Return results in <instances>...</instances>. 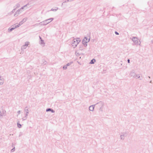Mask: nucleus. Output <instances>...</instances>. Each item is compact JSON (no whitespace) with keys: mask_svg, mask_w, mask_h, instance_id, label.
<instances>
[{"mask_svg":"<svg viewBox=\"0 0 153 153\" xmlns=\"http://www.w3.org/2000/svg\"><path fill=\"white\" fill-rule=\"evenodd\" d=\"M148 77L149 78H150V76H148Z\"/></svg>","mask_w":153,"mask_h":153,"instance_id":"35","label":"nucleus"},{"mask_svg":"<svg viewBox=\"0 0 153 153\" xmlns=\"http://www.w3.org/2000/svg\"><path fill=\"white\" fill-rule=\"evenodd\" d=\"M80 41V39L79 38L74 39L73 40V42L72 44V46L74 48H75Z\"/></svg>","mask_w":153,"mask_h":153,"instance_id":"2","label":"nucleus"},{"mask_svg":"<svg viewBox=\"0 0 153 153\" xmlns=\"http://www.w3.org/2000/svg\"><path fill=\"white\" fill-rule=\"evenodd\" d=\"M95 106V105H92L90 106L89 107V110L91 111H93L94 109Z\"/></svg>","mask_w":153,"mask_h":153,"instance_id":"10","label":"nucleus"},{"mask_svg":"<svg viewBox=\"0 0 153 153\" xmlns=\"http://www.w3.org/2000/svg\"><path fill=\"white\" fill-rule=\"evenodd\" d=\"M24 111L25 113V115L26 116H28V114L29 113V111L28 109H24Z\"/></svg>","mask_w":153,"mask_h":153,"instance_id":"14","label":"nucleus"},{"mask_svg":"<svg viewBox=\"0 0 153 153\" xmlns=\"http://www.w3.org/2000/svg\"><path fill=\"white\" fill-rule=\"evenodd\" d=\"M150 82V83H151V82H152V81H151Z\"/></svg>","mask_w":153,"mask_h":153,"instance_id":"36","label":"nucleus"},{"mask_svg":"<svg viewBox=\"0 0 153 153\" xmlns=\"http://www.w3.org/2000/svg\"><path fill=\"white\" fill-rule=\"evenodd\" d=\"M39 38H40V39H41V42H40V44L41 45H44L45 43L44 42V40L42 39L41 37L40 36H39Z\"/></svg>","mask_w":153,"mask_h":153,"instance_id":"15","label":"nucleus"},{"mask_svg":"<svg viewBox=\"0 0 153 153\" xmlns=\"http://www.w3.org/2000/svg\"><path fill=\"white\" fill-rule=\"evenodd\" d=\"M29 42H26L25 43V45H23L22 47L21 50L22 51H23L24 49H26L27 46L28 45V44Z\"/></svg>","mask_w":153,"mask_h":153,"instance_id":"5","label":"nucleus"},{"mask_svg":"<svg viewBox=\"0 0 153 153\" xmlns=\"http://www.w3.org/2000/svg\"><path fill=\"white\" fill-rule=\"evenodd\" d=\"M99 103H100L101 105H103V103L102 102H99Z\"/></svg>","mask_w":153,"mask_h":153,"instance_id":"28","label":"nucleus"},{"mask_svg":"<svg viewBox=\"0 0 153 153\" xmlns=\"http://www.w3.org/2000/svg\"><path fill=\"white\" fill-rule=\"evenodd\" d=\"M20 6V4L19 3H17L16 4V8H18Z\"/></svg>","mask_w":153,"mask_h":153,"instance_id":"23","label":"nucleus"},{"mask_svg":"<svg viewBox=\"0 0 153 153\" xmlns=\"http://www.w3.org/2000/svg\"><path fill=\"white\" fill-rule=\"evenodd\" d=\"M27 108V106H26V107H25V109H26V108Z\"/></svg>","mask_w":153,"mask_h":153,"instance_id":"34","label":"nucleus"},{"mask_svg":"<svg viewBox=\"0 0 153 153\" xmlns=\"http://www.w3.org/2000/svg\"><path fill=\"white\" fill-rule=\"evenodd\" d=\"M84 39H85V41H88V39H88V38H87V37H85L84 38Z\"/></svg>","mask_w":153,"mask_h":153,"instance_id":"27","label":"nucleus"},{"mask_svg":"<svg viewBox=\"0 0 153 153\" xmlns=\"http://www.w3.org/2000/svg\"><path fill=\"white\" fill-rule=\"evenodd\" d=\"M96 62V60L95 59H92L91 62H90V64H93L94 63V62Z\"/></svg>","mask_w":153,"mask_h":153,"instance_id":"16","label":"nucleus"},{"mask_svg":"<svg viewBox=\"0 0 153 153\" xmlns=\"http://www.w3.org/2000/svg\"><path fill=\"white\" fill-rule=\"evenodd\" d=\"M27 116H26V115H25V117H24L22 118L23 120H26L27 118Z\"/></svg>","mask_w":153,"mask_h":153,"instance_id":"21","label":"nucleus"},{"mask_svg":"<svg viewBox=\"0 0 153 153\" xmlns=\"http://www.w3.org/2000/svg\"><path fill=\"white\" fill-rule=\"evenodd\" d=\"M56 9H53V8H52L51 10L52 11H56L58 9V7H56Z\"/></svg>","mask_w":153,"mask_h":153,"instance_id":"17","label":"nucleus"},{"mask_svg":"<svg viewBox=\"0 0 153 153\" xmlns=\"http://www.w3.org/2000/svg\"><path fill=\"white\" fill-rule=\"evenodd\" d=\"M67 66H66V65H64L63 67V69H64V70H66L67 69Z\"/></svg>","mask_w":153,"mask_h":153,"instance_id":"25","label":"nucleus"},{"mask_svg":"<svg viewBox=\"0 0 153 153\" xmlns=\"http://www.w3.org/2000/svg\"><path fill=\"white\" fill-rule=\"evenodd\" d=\"M18 127L19 128H21L22 127V125L20 124L19 123H17Z\"/></svg>","mask_w":153,"mask_h":153,"instance_id":"20","label":"nucleus"},{"mask_svg":"<svg viewBox=\"0 0 153 153\" xmlns=\"http://www.w3.org/2000/svg\"><path fill=\"white\" fill-rule=\"evenodd\" d=\"M20 9L18 10L16 12V13H15L14 14V16L16 17V16H18V15L20 13H21V12H20Z\"/></svg>","mask_w":153,"mask_h":153,"instance_id":"12","label":"nucleus"},{"mask_svg":"<svg viewBox=\"0 0 153 153\" xmlns=\"http://www.w3.org/2000/svg\"><path fill=\"white\" fill-rule=\"evenodd\" d=\"M21 111H17V113H18V114H20V113Z\"/></svg>","mask_w":153,"mask_h":153,"instance_id":"30","label":"nucleus"},{"mask_svg":"<svg viewBox=\"0 0 153 153\" xmlns=\"http://www.w3.org/2000/svg\"><path fill=\"white\" fill-rule=\"evenodd\" d=\"M46 111H51L53 113L55 112V111L53 109L51 108H47L46 110Z\"/></svg>","mask_w":153,"mask_h":153,"instance_id":"13","label":"nucleus"},{"mask_svg":"<svg viewBox=\"0 0 153 153\" xmlns=\"http://www.w3.org/2000/svg\"><path fill=\"white\" fill-rule=\"evenodd\" d=\"M28 5V4H26V5H25V6H23V7H21V8L20 9V11L22 9H23L25 7H26V6H27V5Z\"/></svg>","mask_w":153,"mask_h":153,"instance_id":"22","label":"nucleus"},{"mask_svg":"<svg viewBox=\"0 0 153 153\" xmlns=\"http://www.w3.org/2000/svg\"><path fill=\"white\" fill-rule=\"evenodd\" d=\"M53 18H51L50 19H46L45 21L41 22L40 23L41 24V25H46L47 24H48L50 22H51L52 21H53Z\"/></svg>","mask_w":153,"mask_h":153,"instance_id":"3","label":"nucleus"},{"mask_svg":"<svg viewBox=\"0 0 153 153\" xmlns=\"http://www.w3.org/2000/svg\"><path fill=\"white\" fill-rule=\"evenodd\" d=\"M127 134L126 132H123L122 133V134L120 136V138L121 140H123L124 139V137L127 136Z\"/></svg>","mask_w":153,"mask_h":153,"instance_id":"6","label":"nucleus"},{"mask_svg":"<svg viewBox=\"0 0 153 153\" xmlns=\"http://www.w3.org/2000/svg\"><path fill=\"white\" fill-rule=\"evenodd\" d=\"M130 75L131 77H133V78H139L140 80H142V77H140L139 74H136L135 73L134 70H132L130 74Z\"/></svg>","mask_w":153,"mask_h":153,"instance_id":"1","label":"nucleus"},{"mask_svg":"<svg viewBox=\"0 0 153 153\" xmlns=\"http://www.w3.org/2000/svg\"><path fill=\"white\" fill-rule=\"evenodd\" d=\"M12 147L13 148H14V147H15V146L13 143L12 144Z\"/></svg>","mask_w":153,"mask_h":153,"instance_id":"32","label":"nucleus"},{"mask_svg":"<svg viewBox=\"0 0 153 153\" xmlns=\"http://www.w3.org/2000/svg\"><path fill=\"white\" fill-rule=\"evenodd\" d=\"M90 39L89 38L88 41H85V39L82 41V42L85 47H86L87 45V43L90 41Z\"/></svg>","mask_w":153,"mask_h":153,"instance_id":"7","label":"nucleus"},{"mask_svg":"<svg viewBox=\"0 0 153 153\" xmlns=\"http://www.w3.org/2000/svg\"><path fill=\"white\" fill-rule=\"evenodd\" d=\"M27 20V18H24L17 25V27H19L24 22H25Z\"/></svg>","mask_w":153,"mask_h":153,"instance_id":"8","label":"nucleus"},{"mask_svg":"<svg viewBox=\"0 0 153 153\" xmlns=\"http://www.w3.org/2000/svg\"><path fill=\"white\" fill-rule=\"evenodd\" d=\"M15 150V147H14V148H13L12 149H11V152H14Z\"/></svg>","mask_w":153,"mask_h":153,"instance_id":"24","label":"nucleus"},{"mask_svg":"<svg viewBox=\"0 0 153 153\" xmlns=\"http://www.w3.org/2000/svg\"><path fill=\"white\" fill-rule=\"evenodd\" d=\"M132 40V41L135 44H137L138 43V39L136 37H133Z\"/></svg>","mask_w":153,"mask_h":153,"instance_id":"9","label":"nucleus"},{"mask_svg":"<svg viewBox=\"0 0 153 153\" xmlns=\"http://www.w3.org/2000/svg\"><path fill=\"white\" fill-rule=\"evenodd\" d=\"M47 63V62L45 61V62H44V64H46Z\"/></svg>","mask_w":153,"mask_h":153,"instance_id":"33","label":"nucleus"},{"mask_svg":"<svg viewBox=\"0 0 153 153\" xmlns=\"http://www.w3.org/2000/svg\"><path fill=\"white\" fill-rule=\"evenodd\" d=\"M127 62L128 63H130V60L129 59H128L127 60Z\"/></svg>","mask_w":153,"mask_h":153,"instance_id":"31","label":"nucleus"},{"mask_svg":"<svg viewBox=\"0 0 153 153\" xmlns=\"http://www.w3.org/2000/svg\"><path fill=\"white\" fill-rule=\"evenodd\" d=\"M15 9H13V10L11 11V12H12V13H13L14 12V11H15Z\"/></svg>","mask_w":153,"mask_h":153,"instance_id":"29","label":"nucleus"},{"mask_svg":"<svg viewBox=\"0 0 153 153\" xmlns=\"http://www.w3.org/2000/svg\"><path fill=\"white\" fill-rule=\"evenodd\" d=\"M72 1V0H65V1L63 2V3H62V6L63 5V3H66L67 2H68V1Z\"/></svg>","mask_w":153,"mask_h":153,"instance_id":"18","label":"nucleus"},{"mask_svg":"<svg viewBox=\"0 0 153 153\" xmlns=\"http://www.w3.org/2000/svg\"><path fill=\"white\" fill-rule=\"evenodd\" d=\"M4 83V78L0 75V85H2Z\"/></svg>","mask_w":153,"mask_h":153,"instance_id":"11","label":"nucleus"},{"mask_svg":"<svg viewBox=\"0 0 153 153\" xmlns=\"http://www.w3.org/2000/svg\"><path fill=\"white\" fill-rule=\"evenodd\" d=\"M151 41L152 42V43H153V41Z\"/></svg>","mask_w":153,"mask_h":153,"instance_id":"37","label":"nucleus"},{"mask_svg":"<svg viewBox=\"0 0 153 153\" xmlns=\"http://www.w3.org/2000/svg\"><path fill=\"white\" fill-rule=\"evenodd\" d=\"M115 33L116 35H118L119 34V33L118 32H117V31H115Z\"/></svg>","mask_w":153,"mask_h":153,"instance_id":"26","label":"nucleus"},{"mask_svg":"<svg viewBox=\"0 0 153 153\" xmlns=\"http://www.w3.org/2000/svg\"><path fill=\"white\" fill-rule=\"evenodd\" d=\"M72 63H73V62H70L68 63L67 64H66V66H67V67L68 66H69L71 65Z\"/></svg>","mask_w":153,"mask_h":153,"instance_id":"19","label":"nucleus"},{"mask_svg":"<svg viewBox=\"0 0 153 153\" xmlns=\"http://www.w3.org/2000/svg\"><path fill=\"white\" fill-rule=\"evenodd\" d=\"M16 24H17V23L13 25L11 27H10L8 29V31L9 32H10L14 30L15 28L18 27H17V25H16Z\"/></svg>","mask_w":153,"mask_h":153,"instance_id":"4","label":"nucleus"}]
</instances>
